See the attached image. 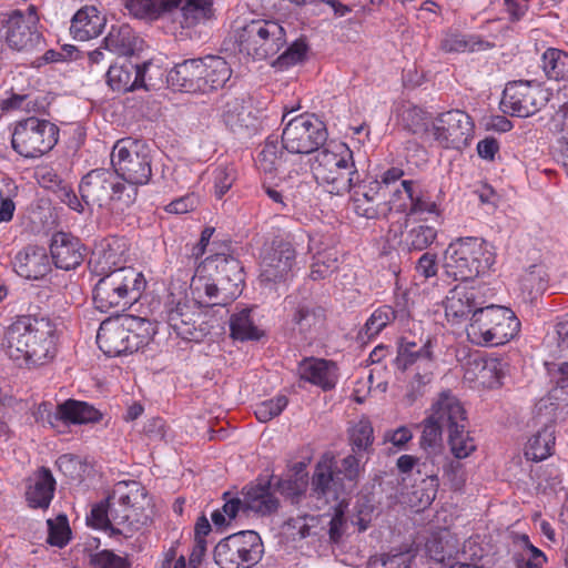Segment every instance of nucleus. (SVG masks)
I'll return each instance as SVG.
<instances>
[{
    "label": "nucleus",
    "mask_w": 568,
    "mask_h": 568,
    "mask_svg": "<svg viewBox=\"0 0 568 568\" xmlns=\"http://www.w3.org/2000/svg\"><path fill=\"white\" fill-rule=\"evenodd\" d=\"M58 329L49 317L23 315L4 331L2 347L19 366L36 367L51 362L57 355Z\"/></svg>",
    "instance_id": "1"
},
{
    "label": "nucleus",
    "mask_w": 568,
    "mask_h": 568,
    "mask_svg": "<svg viewBox=\"0 0 568 568\" xmlns=\"http://www.w3.org/2000/svg\"><path fill=\"white\" fill-rule=\"evenodd\" d=\"M364 471L363 455L349 454L336 462L324 455L316 464L312 476V496L316 498V510L337 501L347 490H352Z\"/></svg>",
    "instance_id": "2"
},
{
    "label": "nucleus",
    "mask_w": 568,
    "mask_h": 568,
    "mask_svg": "<svg viewBox=\"0 0 568 568\" xmlns=\"http://www.w3.org/2000/svg\"><path fill=\"white\" fill-rule=\"evenodd\" d=\"M83 203L89 207L123 212L136 200L138 190L126 186L114 170L94 169L89 171L79 183Z\"/></svg>",
    "instance_id": "3"
},
{
    "label": "nucleus",
    "mask_w": 568,
    "mask_h": 568,
    "mask_svg": "<svg viewBox=\"0 0 568 568\" xmlns=\"http://www.w3.org/2000/svg\"><path fill=\"white\" fill-rule=\"evenodd\" d=\"M311 170L316 182L331 194L351 192L355 182L359 181L353 152L345 143L331 144L318 151Z\"/></svg>",
    "instance_id": "4"
},
{
    "label": "nucleus",
    "mask_w": 568,
    "mask_h": 568,
    "mask_svg": "<svg viewBox=\"0 0 568 568\" xmlns=\"http://www.w3.org/2000/svg\"><path fill=\"white\" fill-rule=\"evenodd\" d=\"M494 246L480 237H462L444 255V272L454 281H469L487 273L495 263Z\"/></svg>",
    "instance_id": "5"
},
{
    "label": "nucleus",
    "mask_w": 568,
    "mask_h": 568,
    "mask_svg": "<svg viewBox=\"0 0 568 568\" xmlns=\"http://www.w3.org/2000/svg\"><path fill=\"white\" fill-rule=\"evenodd\" d=\"M520 321L506 306L481 305L466 327L468 339L478 346H499L515 338L520 332Z\"/></svg>",
    "instance_id": "6"
},
{
    "label": "nucleus",
    "mask_w": 568,
    "mask_h": 568,
    "mask_svg": "<svg viewBox=\"0 0 568 568\" xmlns=\"http://www.w3.org/2000/svg\"><path fill=\"white\" fill-rule=\"evenodd\" d=\"M145 281L143 274L134 268H120L100 275L94 285L93 302L101 312L125 310L135 303L143 290Z\"/></svg>",
    "instance_id": "7"
},
{
    "label": "nucleus",
    "mask_w": 568,
    "mask_h": 568,
    "mask_svg": "<svg viewBox=\"0 0 568 568\" xmlns=\"http://www.w3.org/2000/svg\"><path fill=\"white\" fill-rule=\"evenodd\" d=\"M111 163L120 181L126 186L146 185L152 176L151 149L143 140L124 138L113 145Z\"/></svg>",
    "instance_id": "8"
},
{
    "label": "nucleus",
    "mask_w": 568,
    "mask_h": 568,
    "mask_svg": "<svg viewBox=\"0 0 568 568\" xmlns=\"http://www.w3.org/2000/svg\"><path fill=\"white\" fill-rule=\"evenodd\" d=\"M282 118V146L288 154L308 155L317 153L328 138L326 124L314 113H302L286 121Z\"/></svg>",
    "instance_id": "9"
},
{
    "label": "nucleus",
    "mask_w": 568,
    "mask_h": 568,
    "mask_svg": "<svg viewBox=\"0 0 568 568\" xmlns=\"http://www.w3.org/2000/svg\"><path fill=\"white\" fill-rule=\"evenodd\" d=\"M240 52L253 60L274 57L286 44V31L276 20L256 19L244 24L237 32Z\"/></svg>",
    "instance_id": "10"
},
{
    "label": "nucleus",
    "mask_w": 568,
    "mask_h": 568,
    "mask_svg": "<svg viewBox=\"0 0 568 568\" xmlns=\"http://www.w3.org/2000/svg\"><path fill=\"white\" fill-rule=\"evenodd\" d=\"M59 140V128L49 120L29 116L14 123L12 149L23 158L36 159L51 151Z\"/></svg>",
    "instance_id": "11"
},
{
    "label": "nucleus",
    "mask_w": 568,
    "mask_h": 568,
    "mask_svg": "<svg viewBox=\"0 0 568 568\" xmlns=\"http://www.w3.org/2000/svg\"><path fill=\"white\" fill-rule=\"evenodd\" d=\"M260 535L242 530L221 539L214 548V561L220 568H252L263 557Z\"/></svg>",
    "instance_id": "12"
},
{
    "label": "nucleus",
    "mask_w": 568,
    "mask_h": 568,
    "mask_svg": "<svg viewBox=\"0 0 568 568\" xmlns=\"http://www.w3.org/2000/svg\"><path fill=\"white\" fill-rule=\"evenodd\" d=\"M304 237L312 241L308 234H287L275 237L271 245L264 248L261 260V281L266 283H284L294 276L296 265L295 244Z\"/></svg>",
    "instance_id": "13"
},
{
    "label": "nucleus",
    "mask_w": 568,
    "mask_h": 568,
    "mask_svg": "<svg viewBox=\"0 0 568 568\" xmlns=\"http://www.w3.org/2000/svg\"><path fill=\"white\" fill-rule=\"evenodd\" d=\"M163 318L178 337L187 342H201L207 334L201 312L185 297L170 294L163 310Z\"/></svg>",
    "instance_id": "14"
},
{
    "label": "nucleus",
    "mask_w": 568,
    "mask_h": 568,
    "mask_svg": "<svg viewBox=\"0 0 568 568\" xmlns=\"http://www.w3.org/2000/svg\"><path fill=\"white\" fill-rule=\"evenodd\" d=\"M464 420L465 408L449 390L440 393L432 406V414L424 422L420 445L424 449H436L442 440L443 429L449 430L452 420Z\"/></svg>",
    "instance_id": "15"
},
{
    "label": "nucleus",
    "mask_w": 568,
    "mask_h": 568,
    "mask_svg": "<svg viewBox=\"0 0 568 568\" xmlns=\"http://www.w3.org/2000/svg\"><path fill=\"white\" fill-rule=\"evenodd\" d=\"M473 131L474 122L466 112L450 110L435 119L429 138L444 149L462 150L469 144Z\"/></svg>",
    "instance_id": "16"
},
{
    "label": "nucleus",
    "mask_w": 568,
    "mask_h": 568,
    "mask_svg": "<svg viewBox=\"0 0 568 568\" xmlns=\"http://www.w3.org/2000/svg\"><path fill=\"white\" fill-rule=\"evenodd\" d=\"M546 98L539 84L531 81H513L507 83L500 108L511 116L527 118L535 114Z\"/></svg>",
    "instance_id": "17"
},
{
    "label": "nucleus",
    "mask_w": 568,
    "mask_h": 568,
    "mask_svg": "<svg viewBox=\"0 0 568 568\" xmlns=\"http://www.w3.org/2000/svg\"><path fill=\"white\" fill-rule=\"evenodd\" d=\"M200 272H206L221 284V291L229 298H236L242 293L244 273L241 262L232 255L217 253L207 256L200 264Z\"/></svg>",
    "instance_id": "18"
},
{
    "label": "nucleus",
    "mask_w": 568,
    "mask_h": 568,
    "mask_svg": "<svg viewBox=\"0 0 568 568\" xmlns=\"http://www.w3.org/2000/svg\"><path fill=\"white\" fill-rule=\"evenodd\" d=\"M1 26L8 47L18 52H28L41 43V34L36 28V18L26 19L21 10L1 14Z\"/></svg>",
    "instance_id": "19"
},
{
    "label": "nucleus",
    "mask_w": 568,
    "mask_h": 568,
    "mask_svg": "<svg viewBox=\"0 0 568 568\" xmlns=\"http://www.w3.org/2000/svg\"><path fill=\"white\" fill-rule=\"evenodd\" d=\"M412 320L408 300L405 295L397 296L393 304L377 307L359 331L362 338L372 339L388 325L396 324L400 328H407Z\"/></svg>",
    "instance_id": "20"
},
{
    "label": "nucleus",
    "mask_w": 568,
    "mask_h": 568,
    "mask_svg": "<svg viewBox=\"0 0 568 568\" xmlns=\"http://www.w3.org/2000/svg\"><path fill=\"white\" fill-rule=\"evenodd\" d=\"M352 191V204L354 212L362 217L379 219L386 216L390 207L382 194L383 187L378 180L355 182Z\"/></svg>",
    "instance_id": "21"
},
{
    "label": "nucleus",
    "mask_w": 568,
    "mask_h": 568,
    "mask_svg": "<svg viewBox=\"0 0 568 568\" xmlns=\"http://www.w3.org/2000/svg\"><path fill=\"white\" fill-rule=\"evenodd\" d=\"M483 305V301L475 287L467 285H456L449 290L444 301V310L447 322L455 326L470 322L474 313Z\"/></svg>",
    "instance_id": "22"
},
{
    "label": "nucleus",
    "mask_w": 568,
    "mask_h": 568,
    "mask_svg": "<svg viewBox=\"0 0 568 568\" xmlns=\"http://www.w3.org/2000/svg\"><path fill=\"white\" fill-rule=\"evenodd\" d=\"M50 254L57 268L71 271L82 264L85 246L71 233L57 232L51 237Z\"/></svg>",
    "instance_id": "23"
},
{
    "label": "nucleus",
    "mask_w": 568,
    "mask_h": 568,
    "mask_svg": "<svg viewBox=\"0 0 568 568\" xmlns=\"http://www.w3.org/2000/svg\"><path fill=\"white\" fill-rule=\"evenodd\" d=\"M57 481L52 471L45 467H39L26 480L24 499L28 507L45 510L50 507L54 497Z\"/></svg>",
    "instance_id": "24"
},
{
    "label": "nucleus",
    "mask_w": 568,
    "mask_h": 568,
    "mask_svg": "<svg viewBox=\"0 0 568 568\" xmlns=\"http://www.w3.org/2000/svg\"><path fill=\"white\" fill-rule=\"evenodd\" d=\"M297 374L301 381L320 387L333 389L338 382V367L335 362L324 358L306 357L298 363Z\"/></svg>",
    "instance_id": "25"
},
{
    "label": "nucleus",
    "mask_w": 568,
    "mask_h": 568,
    "mask_svg": "<svg viewBox=\"0 0 568 568\" xmlns=\"http://www.w3.org/2000/svg\"><path fill=\"white\" fill-rule=\"evenodd\" d=\"M17 274L27 280H40L51 271V263L44 247L28 245L13 260Z\"/></svg>",
    "instance_id": "26"
},
{
    "label": "nucleus",
    "mask_w": 568,
    "mask_h": 568,
    "mask_svg": "<svg viewBox=\"0 0 568 568\" xmlns=\"http://www.w3.org/2000/svg\"><path fill=\"white\" fill-rule=\"evenodd\" d=\"M244 513L253 511L260 516H270L277 511L280 500L271 490V480H261L246 485L242 489Z\"/></svg>",
    "instance_id": "27"
},
{
    "label": "nucleus",
    "mask_w": 568,
    "mask_h": 568,
    "mask_svg": "<svg viewBox=\"0 0 568 568\" xmlns=\"http://www.w3.org/2000/svg\"><path fill=\"white\" fill-rule=\"evenodd\" d=\"M150 63H125L110 65L105 77L106 83L113 91L128 92L144 87V75Z\"/></svg>",
    "instance_id": "28"
},
{
    "label": "nucleus",
    "mask_w": 568,
    "mask_h": 568,
    "mask_svg": "<svg viewBox=\"0 0 568 568\" xmlns=\"http://www.w3.org/2000/svg\"><path fill=\"white\" fill-rule=\"evenodd\" d=\"M219 110L223 123L235 133L256 126V119L243 99L231 95L223 97Z\"/></svg>",
    "instance_id": "29"
},
{
    "label": "nucleus",
    "mask_w": 568,
    "mask_h": 568,
    "mask_svg": "<svg viewBox=\"0 0 568 568\" xmlns=\"http://www.w3.org/2000/svg\"><path fill=\"white\" fill-rule=\"evenodd\" d=\"M201 70L202 94L224 88L232 77V69L227 61L219 55H206L196 59Z\"/></svg>",
    "instance_id": "30"
},
{
    "label": "nucleus",
    "mask_w": 568,
    "mask_h": 568,
    "mask_svg": "<svg viewBox=\"0 0 568 568\" xmlns=\"http://www.w3.org/2000/svg\"><path fill=\"white\" fill-rule=\"evenodd\" d=\"M126 336L123 317L120 321H104L99 327L97 343L109 357L122 356L128 354Z\"/></svg>",
    "instance_id": "31"
},
{
    "label": "nucleus",
    "mask_w": 568,
    "mask_h": 568,
    "mask_svg": "<svg viewBox=\"0 0 568 568\" xmlns=\"http://www.w3.org/2000/svg\"><path fill=\"white\" fill-rule=\"evenodd\" d=\"M221 284L207 275L206 272H200V265L196 267L190 283L194 301L205 305H227L235 300L225 296L223 294L225 291H221Z\"/></svg>",
    "instance_id": "32"
},
{
    "label": "nucleus",
    "mask_w": 568,
    "mask_h": 568,
    "mask_svg": "<svg viewBox=\"0 0 568 568\" xmlns=\"http://www.w3.org/2000/svg\"><path fill=\"white\" fill-rule=\"evenodd\" d=\"M110 504V520H111V537L121 540V538L130 539L138 532L149 518L144 516L143 519L136 518V508L126 507L121 508L112 503Z\"/></svg>",
    "instance_id": "33"
},
{
    "label": "nucleus",
    "mask_w": 568,
    "mask_h": 568,
    "mask_svg": "<svg viewBox=\"0 0 568 568\" xmlns=\"http://www.w3.org/2000/svg\"><path fill=\"white\" fill-rule=\"evenodd\" d=\"M196 59H187L175 64L168 74L169 84L185 93H202L201 70Z\"/></svg>",
    "instance_id": "34"
},
{
    "label": "nucleus",
    "mask_w": 568,
    "mask_h": 568,
    "mask_svg": "<svg viewBox=\"0 0 568 568\" xmlns=\"http://www.w3.org/2000/svg\"><path fill=\"white\" fill-rule=\"evenodd\" d=\"M124 251L125 246L120 241L108 243L100 251L93 253V257L90 260L92 272L100 276L120 268H131L124 265L126 262Z\"/></svg>",
    "instance_id": "35"
},
{
    "label": "nucleus",
    "mask_w": 568,
    "mask_h": 568,
    "mask_svg": "<svg viewBox=\"0 0 568 568\" xmlns=\"http://www.w3.org/2000/svg\"><path fill=\"white\" fill-rule=\"evenodd\" d=\"M104 23L105 18L95 7H84L73 16L70 30L74 39L88 41L102 32Z\"/></svg>",
    "instance_id": "36"
},
{
    "label": "nucleus",
    "mask_w": 568,
    "mask_h": 568,
    "mask_svg": "<svg viewBox=\"0 0 568 568\" xmlns=\"http://www.w3.org/2000/svg\"><path fill=\"white\" fill-rule=\"evenodd\" d=\"M402 186L409 200V206L406 210L407 220L409 216L414 215H440V206L435 200L432 199V195L428 191L418 187L412 180H403Z\"/></svg>",
    "instance_id": "37"
},
{
    "label": "nucleus",
    "mask_w": 568,
    "mask_h": 568,
    "mask_svg": "<svg viewBox=\"0 0 568 568\" xmlns=\"http://www.w3.org/2000/svg\"><path fill=\"white\" fill-rule=\"evenodd\" d=\"M140 39L126 23L111 26L103 39L105 50L120 57L131 55L138 49Z\"/></svg>",
    "instance_id": "38"
},
{
    "label": "nucleus",
    "mask_w": 568,
    "mask_h": 568,
    "mask_svg": "<svg viewBox=\"0 0 568 568\" xmlns=\"http://www.w3.org/2000/svg\"><path fill=\"white\" fill-rule=\"evenodd\" d=\"M254 307H244L230 317L231 337L241 342L258 341L264 332L253 317Z\"/></svg>",
    "instance_id": "39"
},
{
    "label": "nucleus",
    "mask_w": 568,
    "mask_h": 568,
    "mask_svg": "<svg viewBox=\"0 0 568 568\" xmlns=\"http://www.w3.org/2000/svg\"><path fill=\"white\" fill-rule=\"evenodd\" d=\"M123 321L124 332L129 335L125 345L128 354L140 351L151 342L155 331L150 321L136 316H124Z\"/></svg>",
    "instance_id": "40"
},
{
    "label": "nucleus",
    "mask_w": 568,
    "mask_h": 568,
    "mask_svg": "<svg viewBox=\"0 0 568 568\" xmlns=\"http://www.w3.org/2000/svg\"><path fill=\"white\" fill-rule=\"evenodd\" d=\"M406 231L403 233L400 240V246L403 251H424L429 247L437 237V230L434 226L427 224H408V220L405 219Z\"/></svg>",
    "instance_id": "41"
},
{
    "label": "nucleus",
    "mask_w": 568,
    "mask_h": 568,
    "mask_svg": "<svg viewBox=\"0 0 568 568\" xmlns=\"http://www.w3.org/2000/svg\"><path fill=\"white\" fill-rule=\"evenodd\" d=\"M183 0H126L125 8L139 19H158L161 14L176 9Z\"/></svg>",
    "instance_id": "42"
},
{
    "label": "nucleus",
    "mask_w": 568,
    "mask_h": 568,
    "mask_svg": "<svg viewBox=\"0 0 568 568\" xmlns=\"http://www.w3.org/2000/svg\"><path fill=\"white\" fill-rule=\"evenodd\" d=\"M491 47L490 42L478 36L458 32L447 33L440 42L442 50L448 53L485 51Z\"/></svg>",
    "instance_id": "43"
},
{
    "label": "nucleus",
    "mask_w": 568,
    "mask_h": 568,
    "mask_svg": "<svg viewBox=\"0 0 568 568\" xmlns=\"http://www.w3.org/2000/svg\"><path fill=\"white\" fill-rule=\"evenodd\" d=\"M61 419L72 424L97 423L102 418L101 413L85 402L68 399L58 406Z\"/></svg>",
    "instance_id": "44"
},
{
    "label": "nucleus",
    "mask_w": 568,
    "mask_h": 568,
    "mask_svg": "<svg viewBox=\"0 0 568 568\" xmlns=\"http://www.w3.org/2000/svg\"><path fill=\"white\" fill-rule=\"evenodd\" d=\"M432 362V351L429 342L425 343L422 347L416 349L414 342H407L399 346L398 355L396 357V367L406 371L408 367L417 364L418 371L422 368H429Z\"/></svg>",
    "instance_id": "45"
},
{
    "label": "nucleus",
    "mask_w": 568,
    "mask_h": 568,
    "mask_svg": "<svg viewBox=\"0 0 568 568\" xmlns=\"http://www.w3.org/2000/svg\"><path fill=\"white\" fill-rule=\"evenodd\" d=\"M276 490L287 498L292 505H304L308 509H316L314 504L316 498L312 496V490L306 494V483L297 478H280L275 484Z\"/></svg>",
    "instance_id": "46"
},
{
    "label": "nucleus",
    "mask_w": 568,
    "mask_h": 568,
    "mask_svg": "<svg viewBox=\"0 0 568 568\" xmlns=\"http://www.w3.org/2000/svg\"><path fill=\"white\" fill-rule=\"evenodd\" d=\"M555 430L551 426H545L529 438L525 447V456L532 462H540L552 454L555 446Z\"/></svg>",
    "instance_id": "47"
},
{
    "label": "nucleus",
    "mask_w": 568,
    "mask_h": 568,
    "mask_svg": "<svg viewBox=\"0 0 568 568\" xmlns=\"http://www.w3.org/2000/svg\"><path fill=\"white\" fill-rule=\"evenodd\" d=\"M466 419L465 417L464 420H452L448 430L450 450L458 459L468 457L476 449L474 438L465 430Z\"/></svg>",
    "instance_id": "48"
},
{
    "label": "nucleus",
    "mask_w": 568,
    "mask_h": 568,
    "mask_svg": "<svg viewBox=\"0 0 568 568\" xmlns=\"http://www.w3.org/2000/svg\"><path fill=\"white\" fill-rule=\"evenodd\" d=\"M284 148L277 139L267 138L255 160L258 170L265 173H274L286 162Z\"/></svg>",
    "instance_id": "49"
},
{
    "label": "nucleus",
    "mask_w": 568,
    "mask_h": 568,
    "mask_svg": "<svg viewBox=\"0 0 568 568\" xmlns=\"http://www.w3.org/2000/svg\"><path fill=\"white\" fill-rule=\"evenodd\" d=\"M348 442L356 455L369 454L373 450L374 430L368 419H361L348 428Z\"/></svg>",
    "instance_id": "50"
},
{
    "label": "nucleus",
    "mask_w": 568,
    "mask_h": 568,
    "mask_svg": "<svg viewBox=\"0 0 568 568\" xmlns=\"http://www.w3.org/2000/svg\"><path fill=\"white\" fill-rule=\"evenodd\" d=\"M433 381V372L429 368L417 371L405 386L403 400L406 405L412 406L423 398L429 390Z\"/></svg>",
    "instance_id": "51"
},
{
    "label": "nucleus",
    "mask_w": 568,
    "mask_h": 568,
    "mask_svg": "<svg viewBox=\"0 0 568 568\" xmlns=\"http://www.w3.org/2000/svg\"><path fill=\"white\" fill-rule=\"evenodd\" d=\"M293 322L300 333L307 334L318 329L324 323V311L321 307L298 305Z\"/></svg>",
    "instance_id": "52"
},
{
    "label": "nucleus",
    "mask_w": 568,
    "mask_h": 568,
    "mask_svg": "<svg viewBox=\"0 0 568 568\" xmlns=\"http://www.w3.org/2000/svg\"><path fill=\"white\" fill-rule=\"evenodd\" d=\"M143 495V488L140 487L139 483L134 480L119 481L115 484L112 494L108 497V503L118 505L121 508H135L134 505L138 497Z\"/></svg>",
    "instance_id": "53"
},
{
    "label": "nucleus",
    "mask_w": 568,
    "mask_h": 568,
    "mask_svg": "<svg viewBox=\"0 0 568 568\" xmlns=\"http://www.w3.org/2000/svg\"><path fill=\"white\" fill-rule=\"evenodd\" d=\"M402 121L404 128L412 134L418 135L425 141L429 139L430 126L426 118V112L420 108L409 106L405 109Z\"/></svg>",
    "instance_id": "54"
},
{
    "label": "nucleus",
    "mask_w": 568,
    "mask_h": 568,
    "mask_svg": "<svg viewBox=\"0 0 568 568\" xmlns=\"http://www.w3.org/2000/svg\"><path fill=\"white\" fill-rule=\"evenodd\" d=\"M19 187L10 178L0 179V223L10 222L16 211L14 199L18 196Z\"/></svg>",
    "instance_id": "55"
},
{
    "label": "nucleus",
    "mask_w": 568,
    "mask_h": 568,
    "mask_svg": "<svg viewBox=\"0 0 568 568\" xmlns=\"http://www.w3.org/2000/svg\"><path fill=\"white\" fill-rule=\"evenodd\" d=\"M308 45L305 39H296L273 61L272 65L278 70H285L296 65L305 60Z\"/></svg>",
    "instance_id": "56"
},
{
    "label": "nucleus",
    "mask_w": 568,
    "mask_h": 568,
    "mask_svg": "<svg viewBox=\"0 0 568 568\" xmlns=\"http://www.w3.org/2000/svg\"><path fill=\"white\" fill-rule=\"evenodd\" d=\"M236 168L232 163L219 164L212 172L213 190L216 199H222L236 180Z\"/></svg>",
    "instance_id": "57"
},
{
    "label": "nucleus",
    "mask_w": 568,
    "mask_h": 568,
    "mask_svg": "<svg viewBox=\"0 0 568 568\" xmlns=\"http://www.w3.org/2000/svg\"><path fill=\"white\" fill-rule=\"evenodd\" d=\"M55 465L58 469L68 478L72 480H83L88 470L89 465L81 457L72 454L61 455Z\"/></svg>",
    "instance_id": "58"
},
{
    "label": "nucleus",
    "mask_w": 568,
    "mask_h": 568,
    "mask_svg": "<svg viewBox=\"0 0 568 568\" xmlns=\"http://www.w3.org/2000/svg\"><path fill=\"white\" fill-rule=\"evenodd\" d=\"M436 457H438L436 454L433 457H427L425 460H422L418 458V464L416 467V470L419 475L425 476V480H428V486L426 488V501L432 503L437 494L438 489V467L436 465Z\"/></svg>",
    "instance_id": "59"
},
{
    "label": "nucleus",
    "mask_w": 568,
    "mask_h": 568,
    "mask_svg": "<svg viewBox=\"0 0 568 568\" xmlns=\"http://www.w3.org/2000/svg\"><path fill=\"white\" fill-rule=\"evenodd\" d=\"M414 556L409 551L382 554L372 557L367 568H410Z\"/></svg>",
    "instance_id": "60"
},
{
    "label": "nucleus",
    "mask_w": 568,
    "mask_h": 568,
    "mask_svg": "<svg viewBox=\"0 0 568 568\" xmlns=\"http://www.w3.org/2000/svg\"><path fill=\"white\" fill-rule=\"evenodd\" d=\"M48 539L51 546L63 548L70 540L71 529L65 515H59L55 519H48Z\"/></svg>",
    "instance_id": "61"
},
{
    "label": "nucleus",
    "mask_w": 568,
    "mask_h": 568,
    "mask_svg": "<svg viewBox=\"0 0 568 568\" xmlns=\"http://www.w3.org/2000/svg\"><path fill=\"white\" fill-rule=\"evenodd\" d=\"M287 404L288 398L285 395H277L256 404L254 414L261 423H267L277 417L286 408Z\"/></svg>",
    "instance_id": "62"
},
{
    "label": "nucleus",
    "mask_w": 568,
    "mask_h": 568,
    "mask_svg": "<svg viewBox=\"0 0 568 568\" xmlns=\"http://www.w3.org/2000/svg\"><path fill=\"white\" fill-rule=\"evenodd\" d=\"M549 282V274L544 265H530L523 278L525 287L529 288L530 294H542Z\"/></svg>",
    "instance_id": "63"
},
{
    "label": "nucleus",
    "mask_w": 568,
    "mask_h": 568,
    "mask_svg": "<svg viewBox=\"0 0 568 568\" xmlns=\"http://www.w3.org/2000/svg\"><path fill=\"white\" fill-rule=\"evenodd\" d=\"M212 4L213 0H183L178 8H181L185 23L190 26L206 18Z\"/></svg>",
    "instance_id": "64"
}]
</instances>
